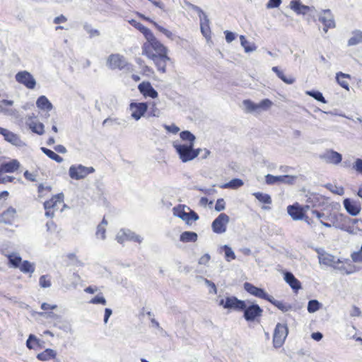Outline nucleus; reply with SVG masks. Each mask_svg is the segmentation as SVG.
Instances as JSON below:
<instances>
[{
    "mask_svg": "<svg viewBox=\"0 0 362 362\" xmlns=\"http://www.w3.org/2000/svg\"><path fill=\"white\" fill-rule=\"evenodd\" d=\"M146 42L142 46V54L147 57L168 54V48L164 46L151 32L146 37Z\"/></svg>",
    "mask_w": 362,
    "mask_h": 362,
    "instance_id": "f257e3e1",
    "label": "nucleus"
},
{
    "mask_svg": "<svg viewBox=\"0 0 362 362\" xmlns=\"http://www.w3.org/2000/svg\"><path fill=\"white\" fill-rule=\"evenodd\" d=\"M347 216L340 213H330L331 223L321 221V224L327 228L334 227L337 229H339L347 232L348 233H354L353 229L349 228L346 226Z\"/></svg>",
    "mask_w": 362,
    "mask_h": 362,
    "instance_id": "f03ea898",
    "label": "nucleus"
},
{
    "mask_svg": "<svg viewBox=\"0 0 362 362\" xmlns=\"http://www.w3.org/2000/svg\"><path fill=\"white\" fill-rule=\"evenodd\" d=\"M106 64L110 69L132 70V65L129 64L125 57L119 54H110L107 59Z\"/></svg>",
    "mask_w": 362,
    "mask_h": 362,
    "instance_id": "7ed1b4c3",
    "label": "nucleus"
},
{
    "mask_svg": "<svg viewBox=\"0 0 362 362\" xmlns=\"http://www.w3.org/2000/svg\"><path fill=\"white\" fill-rule=\"evenodd\" d=\"M194 144H180L178 141H174L173 146L175 148L180 159L183 163H187L194 159V155L192 153V147Z\"/></svg>",
    "mask_w": 362,
    "mask_h": 362,
    "instance_id": "20e7f679",
    "label": "nucleus"
},
{
    "mask_svg": "<svg viewBox=\"0 0 362 362\" xmlns=\"http://www.w3.org/2000/svg\"><path fill=\"white\" fill-rule=\"evenodd\" d=\"M95 172L93 167H86L81 164L72 165L69 170V175L71 179L81 180L85 178L88 175Z\"/></svg>",
    "mask_w": 362,
    "mask_h": 362,
    "instance_id": "39448f33",
    "label": "nucleus"
},
{
    "mask_svg": "<svg viewBox=\"0 0 362 362\" xmlns=\"http://www.w3.org/2000/svg\"><path fill=\"white\" fill-rule=\"evenodd\" d=\"M288 334V329L286 324L277 323L274 331L273 344L275 348L281 347Z\"/></svg>",
    "mask_w": 362,
    "mask_h": 362,
    "instance_id": "423d86ee",
    "label": "nucleus"
},
{
    "mask_svg": "<svg viewBox=\"0 0 362 362\" xmlns=\"http://www.w3.org/2000/svg\"><path fill=\"white\" fill-rule=\"evenodd\" d=\"M242 311L244 312V318L248 322L255 321L257 317H261L263 313V310L257 304L252 303L247 305L245 302V308Z\"/></svg>",
    "mask_w": 362,
    "mask_h": 362,
    "instance_id": "0eeeda50",
    "label": "nucleus"
},
{
    "mask_svg": "<svg viewBox=\"0 0 362 362\" xmlns=\"http://www.w3.org/2000/svg\"><path fill=\"white\" fill-rule=\"evenodd\" d=\"M218 304L225 309L234 310L236 311H242L243 309L245 308V301L239 300L235 296L221 299Z\"/></svg>",
    "mask_w": 362,
    "mask_h": 362,
    "instance_id": "6e6552de",
    "label": "nucleus"
},
{
    "mask_svg": "<svg viewBox=\"0 0 362 362\" xmlns=\"http://www.w3.org/2000/svg\"><path fill=\"white\" fill-rule=\"evenodd\" d=\"M15 79L18 83L23 85L28 89H34L35 88L36 80L28 71H18L15 75Z\"/></svg>",
    "mask_w": 362,
    "mask_h": 362,
    "instance_id": "1a4fd4ad",
    "label": "nucleus"
},
{
    "mask_svg": "<svg viewBox=\"0 0 362 362\" xmlns=\"http://www.w3.org/2000/svg\"><path fill=\"white\" fill-rule=\"evenodd\" d=\"M230 221L229 216L224 213H222L216 218L211 224V228L214 233L217 234H222L226 231L227 225Z\"/></svg>",
    "mask_w": 362,
    "mask_h": 362,
    "instance_id": "9d476101",
    "label": "nucleus"
},
{
    "mask_svg": "<svg viewBox=\"0 0 362 362\" xmlns=\"http://www.w3.org/2000/svg\"><path fill=\"white\" fill-rule=\"evenodd\" d=\"M131 116L136 121L139 120L147 112L148 104L146 103H132L129 105Z\"/></svg>",
    "mask_w": 362,
    "mask_h": 362,
    "instance_id": "9b49d317",
    "label": "nucleus"
},
{
    "mask_svg": "<svg viewBox=\"0 0 362 362\" xmlns=\"http://www.w3.org/2000/svg\"><path fill=\"white\" fill-rule=\"evenodd\" d=\"M320 158L327 163L337 165L341 162L342 156L332 149L326 150L323 153L319 156Z\"/></svg>",
    "mask_w": 362,
    "mask_h": 362,
    "instance_id": "f8f14e48",
    "label": "nucleus"
},
{
    "mask_svg": "<svg viewBox=\"0 0 362 362\" xmlns=\"http://www.w3.org/2000/svg\"><path fill=\"white\" fill-rule=\"evenodd\" d=\"M244 288L252 296L266 300H271L269 298L270 295H269L264 289L257 288L250 283L245 282L244 284Z\"/></svg>",
    "mask_w": 362,
    "mask_h": 362,
    "instance_id": "ddd939ff",
    "label": "nucleus"
},
{
    "mask_svg": "<svg viewBox=\"0 0 362 362\" xmlns=\"http://www.w3.org/2000/svg\"><path fill=\"white\" fill-rule=\"evenodd\" d=\"M26 124L33 132L38 135H42L45 133L44 124L36 120V117L34 114L32 116L28 117Z\"/></svg>",
    "mask_w": 362,
    "mask_h": 362,
    "instance_id": "4468645a",
    "label": "nucleus"
},
{
    "mask_svg": "<svg viewBox=\"0 0 362 362\" xmlns=\"http://www.w3.org/2000/svg\"><path fill=\"white\" fill-rule=\"evenodd\" d=\"M287 212L294 221L303 220L305 216L303 208L298 203L288 206Z\"/></svg>",
    "mask_w": 362,
    "mask_h": 362,
    "instance_id": "2eb2a0df",
    "label": "nucleus"
},
{
    "mask_svg": "<svg viewBox=\"0 0 362 362\" xmlns=\"http://www.w3.org/2000/svg\"><path fill=\"white\" fill-rule=\"evenodd\" d=\"M295 180V177L289 175L274 176L268 174L265 176V182L267 185H274L279 182L291 184Z\"/></svg>",
    "mask_w": 362,
    "mask_h": 362,
    "instance_id": "dca6fc26",
    "label": "nucleus"
},
{
    "mask_svg": "<svg viewBox=\"0 0 362 362\" xmlns=\"http://www.w3.org/2000/svg\"><path fill=\"white\" fill-rule=\"evenodd\" d=\"M139 92L145 97L156 98L158 97V92L153 88L148 81H144L138 86Z\"/></svg>",
    "mask_w": 362,
    "mask_h": 362,
    "instance_id": "f3484780",
    "label": "nucleus"
},
{
    "mask_svg": "<svg viewBox=\"0 0 362 362\" xmlns=\"http://www.w3.org/2000/svg\"><path fill=\"white\" fill-rule=\"evenodd\" d=\"M148 58L153 61L159 71L165 73L167 62L170 61V57L168 56V54L155 55Z\"/></svg>",
    "mask_w": 362,
    "mask_h": 362,
    "instance_id": "a211bd4d",
    "label": "nucleus"
},
{
    "mask_svg": "<svg viewBox=\"0 0 362 362\" xmlns=\"http://www.w3.org/2000/svg\"><path fill=\"white\" fill-rule=\"evenodd\" d=\"M344 206L346 211L351 216H356L360 213V204L356 201L346 198L344 200Z\"/></svg>",
    "mask_w": 362,
    "mask_h": 362,
    "instance_id": "6ab92c4d",
    "label": "nucleus"
},
{
    "mask_svg": "<svg viewBox=\"0 0 362 362\" xmlns=\"http://www.w3.org/2000/svg\"><path fill=\"white\" fill-rule=\"evenodd\" d=\"M290 7L298 15H305L313 9L312 7L302 4L300 0H292L290 2Z\"/></svg>",
    "mask_w": 362,
    "mask_h": 362,
    "instance_id": "aec40b11",
    "label": "nucleus"
},
{
    "mask_svg": "<svg viewBox=\"0 0 362 362\" xmlns=\"http://www.w3.org/2000/svg\"><path fill=\"white\" fill-rule=\"evenodd\" d=\"M20 163L17 160L13 159L11 161L1 164L0 173H14L20 168Z\"/></svg>",
    "mask_w": 362,
    "mask_h": 362,
    "instance_id": "412c9836",
    "label": "nucleus"
},
{
    "mask_svg": "<svg viewBox=\"0 0 362 362\" xmlns=\"http://www.w3.org/2000/svg\"><path fill=\"white\" fill-rule=\"evenodd\" d=\"M16 211L13 207H9L7 210L0 214V223L11 225L15 218Z\"/></svg>",
    "mask_w": 362,
    "mask_h": 362,
    "instance_id": "4be33fe9",
    "label": "nucleus"
},
{
    "mask_svg": "<svg viewBox=\"0 0 362 362\" xmlns=\"http://www.w3.org/2000/svg\"><path fill=\"white\" fill-rule=\"evenodd\" d=\"M319 21L327 27H335V22L329 9L322 11L319 17Z\"/></svg>",
    "mask_w": 362,
    "mask_h": 362,
    "instance_id": "5701e85b",
    "label": "nucleus"
},
{
    "mask_svg": "<svg viewBox=\"0 0 362 362\" xmlns=\"http://www.w3.org/2000/svg\"><path fill=\"white\" fill-rule=\"evenodd\" d=\"M319 262L329 267H333L335 264L339 263V260L336 259V257L328 253H322L319 255Z\"/></svg>",
    "mask_w": 362,
    "mask_h": 362,
    "instance_id": "b1692460",
    "label": "nucleus"
},
{
    "mask_svg": "<svg viewBox=\"0 0 362 362\" xmlns=\"http://www.w3.org/2000/svg\"><path fill=\"white\" fill-rule=\"evenodd\" d=\"M284 280L294 291H298L301 288L300 282L289 272L284 273Z\"/></svg>",
    "mask_w": 362,
    "mask_h": 362,
    "instance_id": "393cba45",
    "label": "nucleus"
},
{
    "mask_svg": "<svg viewBox=\"0 0 362 362\" xmlns=\"http://www.w3.org/2000/svg\"><path fill=\"white\" fill-rule=\"evenodd\" d=\"M201 32L206 38L211 37V30L209 27V19L208 16H204L199 18Z\"/></svg>",
    "mask_w": 362,
    "mask_h": 362,
    "instance_id": "a878e982",
    "label": "nucleus"
},
{
    "mask_svg": "<svg viewBox=\"0 0 362 362\" xmlns=\"http://www.w3.org/2000/svg\"><path fill=\"white\" fill-rule=\"evenodd\" d=\"M36 105L38 108L47 111H50L53 108L52 104L45 95H41L37 98Z\"/></svg>",
    "mask_w": 362,
    "mask_h": 362,
    "instance_id": "bb28decb",
    "label": "nucleus"
},
{
    "mask_svg": "<svg viewBox=\"0 0 362 362\" xmlns=\"http://www.w3.org/2000/svg\"><path fill=\"white\" fill-rule=\"evenodd\" d=\"M4 137L6 141L15 146H20L22 144V141L19 136L17 134L8 131V129H6V132L4 134Z\"/></svg>",
    "mask_w": 362,
    "mask_h": 362,
    "instance_id": "cd10ccee",
    "label": "nucleus"
},
{
    "mask_svg": "<svg viewBox=\"0 0 362 362\" xmlns=\"http://www.w3.org/2000/svg\"><path fill=\"white\" fill-rule=\"evenodd\" d=\"M350 78V75L342 72H338L336 74V80L338 84L347 90L349 89V84L346 79Z\"/></svg>",
    "mask_w": 362,
    "mask_h": 362,
    "instance_id": "c85d7f7f",
    "label": "nucleus"
},
{
    "mask_svg": "<svg viewBox=\"0 0 362 362\" xmlns=\"http://www.w3.org/2000/svg\"><path fill=\"white\" fill-rule=\"evenodd\" d=\"M197 234L192 231H185L180 235V240L183 243H195L197 240Z\"/></svg>",
    "mask_w": 362,
    "mask_h": 362,
    "instance_id": "c756f323",
    "label": "nucleus"
},
{
    "mask_svg": "<svg viewBox=\"0 0 362 362\" xmlns=\"http://www.w3.org/2000/svg\"><path fill=\"white\" fill-rule=\"evenodd\" d=\"M10 264L13 268H19L22 263V258L18 253H11L6 255Z\"/></svg>",
    "mask_w": 362,
    "mask_h": 362,
    "instance_id": "7c9ffc66",
    "label": "nucleus"
},
{
    "mask_svg": "<svg viewBox=\"0 0 362 362\" xmlns=\"http://www.w3.org/2000/svg\"><path fill=\"white\" fill-rule=\"evenodd\" d=\"M56 351L51 349H47L44 351L37 355V358L40 361H45L55 358Z\"/></svg>",
    "mask_w": 362,
    "mask_h": 362,
    "instance_id": "2f4dec72",
    "label": "nucleus"
},
{
    "mask_svg": "<svg viewBox=\"0 0 362 362\" xmlns=\"http://www.w3.org/2000/svg\"><path fill=\"white\" fill-rule=\"evenodd\" d=\"M181 219L184 221L187 224L190 225L191 221H196L199 219V216L195 211H192L189 208V210H187L185 211Z\"/></svg>",
    "mask_w": 362,
    "mask_h": 362,
    "instance_id": "473e14b6",
    "label": "nucleus"
},
{
    "mask_svg": "<svg viewBox=\"0 0 362 362\" xmlns=\"http://www.w3.org/2000/svg\"><path fill=\"white\" fill-rule=\"evenodd\" d=\"M240 45L244 48L246 53L254 52L257 49V46L255 43L249 42L244 35L240 36Z\"/></svg>",
    "mask_w": 362,
    "mask_h": 362,
    "instance_id": "72a5a7b5",
    "label": "nucleus"
},
{
    "mask_svg": "<svg viewBox=\"0 0 362 362\" xmlns=\"http://www.w3.org/2000/svg\"><path fill=\"white\" fill-rule=\"evenodd\" d=\"M271 300H268L272 304L275 305L276 308H278L282 312H287L290 310L292 308V306L289 304L284 303L282 301L275 300L273 296H270L269 297Z\"/></svg>",
    "mask_w": 362,
    "mask_h": 362,
    "instance_id": "f704fd0d",
    "label": "nucleus"
},
{
    "mask_svg": "<svg viewBox=\"0 0 362 362\" xmlns=\"http://www.w3.org/2000/svg\"><path fill=\"white\" fill-rule=\"evenodd\" d=\"M362 42V32L360 30H355L352 33L351 37L348 41L349 46H354Z\"/></svg>",
    "mask_w": 362,
    "mask_h": 362,
    "instance_id": "c9c22d12",
    "label": "nucleus"
},
{
    "mask_svg": "<svg viewBox=\"0 0 362 362\" xmlns=\"http://www.w3.org/2000/svg\"><path fill=\"white\" fill-rule=\"evenodd\" d=\"M243 184H244L243 181L241 179L234 178V179L231 180L230 181H229L228 182L223 184L221 186V188H223V189L230 188V189H238V188L240 187L241 186H243Z\"/></svg>",
    "mask_w": 362,
    "mask_h": 362,
    "instance_id": "e433bc0d",
    "label": "nucleus"
},
{
    "mask_svg": "<svg viewBox=\"0 0 362 362\" xmlns=\"http://www.w3.org/2000/svg\"><path fill=\"white\" fill-rule=\"evenodd\" d=\"M180 136L182 141L187 142L185 144H194L196 137L189 131H182L180 132Z\"/></svg>",
    "mask_w": 362,
    "mask_h": 362,
    "instance_id": "4c0bfd02",
    "label": "nucleus"
},
{
    "mask_svg": "<svg viewBox=\"0 0 362 362\" xmlns=\"http://www.w3.org/2000/svg\"><path fill=\"white\" fill-rule=\"evenodd\" d=\"M361 221H362L360 219L351 218L347 216L346 226L355 231L354 233H350L351 235H356L358 232H360L359 226L357 224L359 222L361 223Z\"/></svg>",
    "mask_w": 362,
    "mask_h": 362,
    "instance_id": "58836bf2",
    "label": "nucleus"
},
{
    "mask_svg": "<svg viewBox=\"0 0 362 362\" xmlns=\"http://www.w3.org/2000/svg\"><path fill=\"white\" fill-rule=\"evenodd\" d=\"M19 269L21 270V272L25 274H33L34 273L35 268V264L33 263H31L28 260H25L22 262L19 267Z\"/></svg>",
    "mask_w": 362,
    "mask_h": 362,
    "instance_id": "ea45409f",
    "label": "nucleus"
},
{
    "mask_svg": "<svg viewBox=\"0 0 362 362\" xmlns=\"http://www.w3.org/2000/svg\"><path fill=\"white\" fill-rule=\"evenodd\" d=\"M130 24L133 25L134 28H136L137 30H139L146 37L148 36L151 33V30L148 28L145 27L144 25H142L141 23L137 22L135 20H132L129 21Z\"/></svg>",
    "mask_w": 362,
    "mask_h": 362,
    "instance_id": "a19ab883",
    "label": "nucleus"
},
{
    "mask_svg": "<svg viewBox=\"0 0 362 362\" xmlns=\"http://www.w3.org/2000/svg\"><path fill=\"white\" fill-rule=\"evenodd\" d=\"M40 149L47 156H48L52 160L56 161L57 163H60L63 161V158L57 153H55L52 150L48 149L45 147H41Z\"/></svg>",
    "mask_w": 362,
    "mask_h": 362,
    "instance_id": "79ce46f5",
    "label": "nucleus"
},
{
    "mask_svg": "<svg viewBox=\"0 0 362 362\" xmlns=\"http://www.w3.org/2000/svg\"><path fill=\"white\" fill-rule=\"evenodd\" d=\"M272 105L273 103L269 99L262 100L260 103H257V113L268 110Z\"/></svg>",
    "mask_w": 362,
    "mask_h": 362,
    "instance_id": "37998d69",
    "label": "nucleus"
},
{
    "mask_svg": "<svg viewBox=\"0 0 362 362\" xmlns=\"http://www.w3.org/2000/svg\"><path fill=\"white\" fill-rule=\"evenodd\" d=\"M253 196L260 202L267 204H272V198L270 195L268 194H264L262 192H255L253 193Z\"/></svg>",
    "mask_w": 362,
    "mask_h": 362,
    "instance_id": "c03bdc74",
    "label": "nucleus"
},
{
    "mask_svg": "<svg viewBox=\"0 0 362 362\" xmlns=\"http://www.w3.org/2000/svg\"><path fill=\"white\" fill-rule=\"evenodd\" d=\"M245 110L246 112L252 113V112H256L257 113V103H253L250 100H245L243 102Z\"/></svg>",
    "mask_w": 362,
    "mask_h": 362,
    "instance_id": "a18cd8bd",
    "label": "nucleus"
},
{
    "mask_svg": "<svg viewBox=\"0 0 362 362\" xmlns=\"http://www.w3.org/2000/svg\"><path fill=\"white\" fill-rule=\"evenodd\" d=\"M13 101L10 100H3L0 102V112L4 115H11V110L6 108L4 106H12L13 105Z\"/></svg>",
    "mask_w": 362,
    "mask_h": 362,
    "instance_id": "49530a36",
    "label": "nucleus"
},
{
    "mask_svg": "<svg viewBox=\"0 0 362 362\" xmlns=\"http://www.w3.org/2000/svg\"><path fill=\"white\" fill-rule=\"evenodd\" d=\"M187 210H189V207H188L186 205L180 204L173 208V214L175 216L182 218L183 214L185 213Z\"/></svg>",
    "mask_w": 362,
    "mask_h": 362,
    "instance_id": "de8ad7c7",
    "label": "nucleus"
},
{
    "mask_svg": "<svg viewBox=\"0 0 362 362\" xmlns=\"http://www.w3.org/2000/svg\"><path fill=\"white\" fill-rule=\"evenodd\" d=\"M306 95L313 97L316 100L322 102L323 103H327V100L325 99L323 95L320 91L315 90H308L305 92Z\"/></svg>",
    "mask_w": 362,
    "mask_h": 362,
    "instance_id": "09e8293b",
    "label": "nucleus"
},
{
    "mask_svg": "<svg viewBox=\"0 0 362 362\" xmlns=\"http://www.w3.org/2000/svg\"><path fill=\"white\" fill-rule=\"evenodd\" d=\"M321 304L317 300H310L308 304V311L313 313L320 308Z\"/></svg>",
    "mask_w": 362,
    "mask_h": 362,
    "instance_id": "8fccbe9b",
    "label": "nucleus"
},
{
    "mask_svg": "<svg viewBox=\"0 0 362 362\" xmlns=\"http://www.w3.org/2000/svg\"><path fill=\"white\" fill-rule=\"evenodd\" d=\"M53 201V210H57L59 209V204H62L64 202V194L59 193L52 197Z\"/></svg>",
    "mask_w": 362,
    "mask_h": 362,
    "instance_id": "3c124183",
    "label": "nucleus"
},
{
    "mask_svg": "<svg viewBox=\"0 0 362 362\" xmlns=\"http://www.w3.org/2000/svg\"><path fill=\"white\" fill-rule=\"evenodd\" d=\"M153 25L158 30L164 34L168 38L173 40L174 35L171 31L158 25L156 22H153Z\"/></svg>",
    "mask_w": 362,
    "mask_h": 362,
    "instance_id": "603ef678",
    "label": "nucleus"
},
{
    "mask_svg": "<svg viewBox=\"0 0 362 362\" xmlns=\"http://www.w3.org/2000/svg\"><path fill=\"white\" fill-rule=\"evenodd\" d=\"M83 28L89 34L90 37L100 35V31L97 29L93 28L92 26L87 23L83 25Z\"/></svg>",
    "mask_w": 362,
    "mask_h": 362,
    "instance_id": "864d4df0",
    "label": "nucleus"
},
{
    "mask_svg": "<svg viewBox=\"0 0 362 362\" xmlns=\"http://www.w3.org/2000/svg\"><path fill=\"white\" fill-rule=\"evenodd\" d=\"M39 284L42 288H49L52 286L50 277L48 275H42L40 277Z\"/></svg>",
    "mask_w": 362,
    "mask_h": 362,
    "instance_id": "5fc2aeb1",
    "label": "nucleus"
},
{
    "mask_svg": "<svg viewBox=\"0 0 362 362\" xmlns=\"http://www.w3.org/2000/svg\"><path fill=\"white\" fill-rule=\"evenodd\" d=\"M127 240H132L141 243L143 240V238L140 235L136 234L135 233L131 231L130 230H128L126 238V241Z\"/></svg>",
    "mask_w": 362,
    "mask_h": 362,
    "instance_id": "6e6d98bb",
    "label": "nucleus"
},
{
    "mask_svg": "<svg viewBox=\"0 0 362 362\" xmlns=\"http://www.w3.org/2000/svg\"><path fill=\"white\" fill-rule=\"evenodd\" d=\"M223 249L225 251V257L228 262H230V260L235 259V255L233 250L229 246L226 245L223 247Z\"/></svg>",
    "mask_w": 362,
    "mask_h": 362,
    "instance_id": "4d7b16f0",
    "label": "nucleus"
},
{
    "mask_svg": "<svg viewBox=\"0 0 362 362\" xmlns=\"http://www.w3.org/2000/svg\"><path fill=\"white\" fill-rule=\"evenodd\" d=\"M312 214L316 216L320 220V223H321V221H329L330 219V214L329 215H326L324 213H322L317 210H313Z\"/></svg>",
    "mask_w": 362,
    "mask_h": 362,
    "instance_id": "13d9d810",
    "label": "nucleus"
},
{
    "mask_svg": "<svg viewBox=\"0 0 362 362\" xmlns=\"http://www.w3.org/2000/svg\"><path fill=\"white\" fill-rule=\"evenodd\" d=\"M186 5L189 9L196 11L198 13L199 18L206 15L200 7L196 5H194L189 2H187Z\"/></svg>",
    "mask_w": 362,
    "mask_h": 362,
    "instance_id": "bf43d9fd",
    "label": "nucleus"
},
{
    "mask_svg": "<svg viewBox=\"0 0 362 362\" xmlns=\"http://www.w3.org/2000/svg\"><path fill=\"white\" fill-rule=\"evenodd\" d=\"M106 229L103 225H98L97 227L95 235L97 238H100L101 240H105L106 236Z\"/></svg>",
    "mask_w": 362,
    "mask_h": 362,
    "instance_id": "052dcab7",
    "label": "nucleus"
},
{
    "mask_svg": "<svg viewBox=\"0 0 362 362\" xmlns=\"http://www.w3.org/2000/svg\"><path fill=\"white\" fill-rule=\"evenodd\" d=\"M91 304H102L103 305H106L107 300L102 295H98L93 298L90 301Z\"/></svg>",
    "mask_w": 362,
    "mask_h": 362,
    "instance_id": "680f3d73",
    "label": "nucleus"
},
{
    "mask_svg": "<svg viewBox=\"0 0 362 362\" xmlns=\"http://www.w3.org/2000/svg\"><path fill=\"white\" fill-rule=\"evenodd\" d=\"M127 229H122L120 230L116 237V239L118 243H123L124 241H126V238L127 235Z\"/></svg>",
    "mask_w": 362,
    "mask_h": 362,
    "instance_id": "e2e57ef3",
    "label": "nucleus"
},
{
    "mask_svg": "<svg viewBox=\"0 0 362 362\" xmlns=\"http://www.w3.org/2000/svg\"><path fill=\"white\" fill-rule=\"evenodd\" d=\"M277 76L286 84H293L295 82V78L293 77L286 76L283 71L279 73V75Z\"/></svg>",
    "mask_w": 362,
    "mask_h": 362,
    "instance_id": "0e129e2a",
    "label": "nucleus"
},
{
    "mask_svg": "<svg viewBox=\"0 0 362 362\" xmlns=\"http://www.w3.org/2000/svg\"><path fill=\"white\" fill-rule=\"evenodd\" d=\"M226 208V203L223 199H218L216 201V205H215V210L216 211H221L224 210Z\"/></svg>",
    "mask_w": 362,
    "mask_h": 362,
    "instance_id": "69168bd1",
    "label": "nucleus"
},
{
    "mask_svg": "<svg viewBox=\"0 0 362 362\" xmlns=\"http://www.w3.org/2000/svg\"><path fill=\"white\" fill-rule=\"evenodd\" d=\"M353 168L358 173L362 175V159L356 158L354 164L353 165Z\"/></svg>",
    "mask_w": 362,
    "mask_h": 362,
    "instance_id": "338daca9",
    "label": "nucleus"
},
{
    "mask_svg": "<svg viewBox=\"0 0 362 362\" xmlns=\"http://www.w3.org/2000/svg\"><path fill=\"white\" fill-rule=\"evenodd\" d=\"M351 259L354 262L362 263V252H354L351 254Z\"/></svg>",
    "mask_w": 362,
    "mask_h": 362,
    "instance_id": "774afa93",
    "label": "nucleus"
}]
</instances>
